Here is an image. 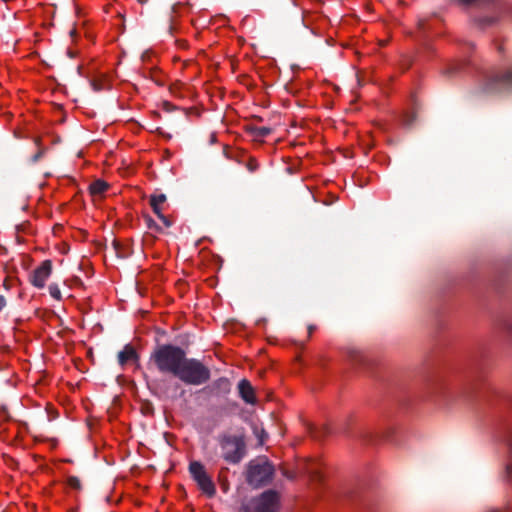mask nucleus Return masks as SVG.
<instances>
[{
  "mask_svg": "<svg viewBox=\"0 0 512 512\" xmlns=\"http://www.w3.org/2000/svg\"><path fill=\"white\" fill-rule=\"evenodd\" d=\"M185 356L186 352L179 346L158 345L150 355L148 369H151L153 365L160 373L175 376Z\"/></svg>",
  "mask_w": 512,
  "mask_h": 512,
  "instance_id": "f257e3e1",
  "label": "nucleus"
},
{
  "mask_svg": "<svg viewBox=\"0 0 512 512\" xmlns=\"http://www.w3.org/2000/svg\"><path fill=\"white\" fill-rule=\"evenodd\" d=\"M210 369L200 360L185 356L180 368L175 375L179 380L188 385L199 386L210 379Z\"/></svg>",
  "mask_w": 512,
  "mask_h": 512,
  "instance_id": "f03ea898",
  "label": "nucleus"
},
{
  "mask_svg": "<svg viewBox=\"0 0 512 512\" xmlns=\"http://www.w3.org/2000/svg\"><path fill=\"white\" fill-rule=\"evenodd\" d=\"M274 475V467L266 457H257L247 464L246 482L253 488L268 484Z\"/></svg>",
  "mask_w": 512,
  "mask_h": 512,
  "instance_id": "7ed1b4c3",
  "label": "nucleus"
},
{
  "mask_svg": "<svg viewBox=\"0 0 512 512\" xmlns=\"http://www.w3.org/2000/svg\"><path fill=\"white\" fill-rule=\"evenodd\" d=\"M223 459L238 464L246 455V443L243 435L223 434L218 437Z\"/></svg>",
  "mask_w": 512,
  "mask_h": 512,
  "instance_id": "20e7f679",
  "label": "nucleus"
},
{
  "mask_svg": "<svg viewBox=\"0 0 512 512\" xmlns=\"http://www.w3.org/2000/svg\"><path fill=\"white\" fill-rule=\"evenodd\" d=\"M280 495L276 490L269 489L243 503L239 512H278Z\"/></svg>",
  "mask_w": 512,
  "mask_h": 512,
  "instance_id": "39448f33",
  "label": "nucleus"
},
{
  "mask_svg": "<svg viewBox=\"0 0 512 512\" xmlns=\"http://www.w3.org/2000/svg\"><path fill=\"white\" fill-rule=\"evenodd\" d=\"M481 90L486 94H497L512 91V66L488 74L481 86Z\"/></svg>",
  "mask_w": 512,
  "mask_h": 512,
  "instance_id": "423d86ee",
  "label": "nucleus"
},
{
  "mask_svg": "<svg viewBox=\"0 0 512 512\" xmlns=\"http://www.w3.org/2000/svg\"><path fill=\"white\" fill-rule=\"evenodd\" d=\"M189 472L203 493L208 497H213L216 494L215 484L200 462H191Z\"/></svg>",
  "mask_w": 512,
  "mask_h": 512,
  "instance_id": "0eeeda50",
  "label": "nucleus"
},
{
  "mask_svg": "<svg viewBox=\"0 0 512 512\" xmlns=\"http://www.w3.org/2000/svg\"><path fill=\"white\" fill-rule=\"evenodd\" d=\"M52 272L51 260H44L40 266H38L29 277L30 283L39 289L45 286L46 280L49 278Z\"/></svg>",
  "mask_w": 512,
  "mask_h": 512,
  "instance_id": "6e6552de",
  "label": "nucleus"
},
{
  "mask_svg": "<svg viewBox=\"0 0 512 512\" xmlns=\"http://www.w3.org/2000/svg\"><path fill=\"white\" fill-rule=\"evenodd\" d=\"M238 391L239 396L243 399V401L247 404H255L256 396L254 392V388L252 387L250 381L247 379H242L238 383Z\"/></svg>",
  "mask_w": 512,
  "mask_h": 512,
  "instance_id": "1a4fd4ad",
  "label": "nucleus"
},
{
  "mask_svg": "<svg viewBox=\"0 0 512 512\" xmlns=\"http://www.w3.org/2000/svg\"><path fill=\"white\" fill-rule=\"evenodd\" d=\"M346 357L353 365H365L367 361L365 354L356 347H348Z\"/></svg>",
  "mask_w": 512,
  "mask_h": 512,
  "instance_id": "9d476101",
  "label": "nucleus"
},
{
  "mask_svg": "<svg viewBox=\"0 0 512 512\" xmlns=\"http://www.w3.org/2000/svg\"><path fill=\"white\" fill-rule=\"evenodd\" d=\"M138 359L136 350L127 344L122 351L118 353V362L121 366L125 365L129 360Z\"/></svg>",
  "mask_w": 512,
  "mask_h": 512,
  "instance_id": "9b49d317",
  "label": "nucleus"
},
{
  "mask_svg": "<svg viewBox=\"0 0 512 512\" xmlns=\"http://www.w3.org/2000/svg\"><path fill=\"white\" fill-rule=\"evenodd\" d=\"M112 245L118 258L126 259L133 254V249L129 244H123L114 240Z\"/></svg>",
  "mask_w": 512,
  "mask_h": 512,
  "instance_id": "f8f14e48",
  "label": "nucleus"
},
{
  "mask_svg": "<svg viewBox=\"0 0 512 512\" xmlns=\"http://www.w3.org/2000/svg\"><path fill=\"white\" fill-rule=\"evenodd\" d=\"M211 390L216 394H227L230 391V382L227 378L221 377L212 383Z\"/></svg>",
  "mask_w": 512,
  "mask_h": 512,
  "instance_id": "ddd939ff",
  "label": "nucleus"
},
{
  "mask_svg": "<svg viewBox=\"0 0 512 512\" xmlns=\"http://www.w3.org/2000/svg\"><path fill=\"white\" fill-rule=\"evenodd\" d=\"M247 131L250 132L256 138H264L272 133V128L270 127H258L254 125L247 126Z\"/></svg>",
  "mask_w": 512,
  "mask_h": 512,
  "instance_id": "4468645a",
  "label": "nucleus"
},
{
  "mask_svg": "<svg viewBox=\"0 0 512 512\" xmlns=\"http://www.w3.org/2000/svg\"><path fill=\"white\" fill-rule=\"evenodd\" d=\"M108 187L109 185L107 182L98 179L90 184L89 191L92 195H101L108 189Z\"/></svg>",
  "mask_w": 512,
  "mask_h": 512,
  "instance_id": "2eb2a0df",
  "label": "nucleus"
},
{
  "mask_svg": "<svg viewBox=\"0 0 512 512\" xmlns=\"http://www.w3.org/2000/svg\"><path fill=\"white\" fill-rule=\"evenodd\" d=\"M253 434L258 438V444L263 445L268 438V434L265 429L256 422L251 423Z\"/></svg>",
  "mask_w": 512,
  "mask_h": 512,
  "instance_id": "dca6fc26",
  "label": "nucleus"
},
{
  "mask_svg": "<svg viewBox=\"0 0 512 512\" xmlns=\"http://www.w3.org/2000/svg\"><path fill=\"white\" fill-rule=\"evenodd\" d=\"M310 433L314 438L320 439L330 433V428L327 425H324L320 429H311Z\"/></svg>",
  "mask_w": 512,
  "mask_h": 512,
  "instance_id": "f3484780",
  "label": "nucleus"
},
{
  "mask_svg": "<svg viewBox=\"0 0 512 512\" xmlns=\"http://www.w3.org/2000/svg\"><path fill=\"white\" fill-rule=\"evenodd\" d=\"M67 484L69 487L76 489V490H81V488H82L81 481L76 476H69L67 478Z\"/></svg>",
  "mask_w": 512,
  "mask_h": 512,
  "instance_id": "a211bd4d",
  "label": "nucleus"
},
{
  "mask_svg": "<svg viewBox=\"0 0 512 512\" xmlns=\"http://www.w3.org/2000/svg\"><path fill=\"white\" fill-rule=\"evenodd\" d=\"M144 221L149 229H152V230H155L158 232L161 231L160 226L155 222V220L151 216L145 215Z\"/></svg>",
  "mask_w": 512,
  "mask_h": 512,
  "instance_id": "6ab92c4d",
  "label": "nucleus"
},
{
  "mask_svg": "<svg viewBox=\"0 0 512 512\" xmlns=\"http://www.w3.org/2000/svg\"><path fill=\"white\" fill-rule=\"evenodd\" d=\"M90 85L95 92H100L105 89V82L100 79H92Z\"/></svg>",
  "mask_w": 512,
  "mask_h": 512,
  "instance_id": "aec40b11",
  "label": "nucleus"
},
{
  "mask_svg": "<svg viewBox=\"0 0 512 512\" xmlns=\"http://www.w3.org/2000/svg\"><path fill=\"white\" fill-rule=\"evenodd\" d=\"M49 293L51 297H53L56 300H61L62 298L61 291L57 284L53 283L49 285Z\"/></svg>",
  "mask_w": 512,
  "mask_h": 512,
  "instance_id": "412c9836",
  "label": "nucleus"
},
{
  "mask_svg": "<svg viewBox=\"0 0 512 512\" xmlns=\"http://www.w3.org/2000/svg\"><path fill=\"white\" fill-rule=\"evenodd\" d=\"M415 121H416V113H414V112L406 113L403 117V124L406 127H411Z\"/></svg>",
  "mask_w": 512,
  "mask_h": 512,
  "instance_id": "4be33fe9",
  "label": "nucleus"
},
{
  "mask_svg": "<svg viewBox=\"0 0 512 512\" xmlns=\"http://www.w3.org/2000/svg\"><path fill=\"white\" fill-rule=\"evenodd\" d=\"M503 477L506 483L512 485V462L506 464Z\"/></svg>",
  "mask_w": 512,
  "mask_h": 512,
  "instance_id": "5701e85b",
  "label": "nucleus"
},
{
  "mask_svg": "<svg viewBox=\"0 0 512 512\" xmlns=\"http://www.w3.org/2000/svg\"><path fill=\"white\" fill-rule=\"evenodd\" d=\"M166 201V195L165 194H159V195H151L150 196V204H157L161 205Z\"/></svg>",
  "mask_w": 512,
  "mask_h": 512,
  "instance_id": "b1692460",
  "label": "nucleus"
},
{
  "mask_svg": "<svg viewBox=\"0 0 512 512\" xmlns=\"http://www.w3.org/2000/svg\"><path fill=\"white\" fill-rule=\"evenodd\" d=\"M47 149L45 147H40L39 150L37 151V153H35L30 161L32 164H35L37 163L46 153Z\"/></svg>",
  "mask_w": 512,
  "mask_h": 512,
  "instance_id": "393cba45",
  "label": "nucleus"
},
{
  "mask_svg": "<svg viewBox=\"0 0 512 512\" xmlns=\"http://www.w3.org/2000/svg\"><path fill=\"white\" fill-rule=\"evenodd\" d=\"M246 167L250 172H255L259 168V165H258V162L256 161V159L251 157V158H249V160L246 164Z\"/></svg>",
  "mask_w": 512,
  "mask_h": 512,
  "instance_id": "a878e982",
  "label": "nucleus"
},
{
  "mask_svg": "<svg viewBox=\"0 0 512 512\" xmlns=\"http://www.w3.org/2000/svg\"><path fill=\"white\" fill-rule=\"evenodd\" d=\"M503 328L507 333L512 335V314L504 321Z\"/></svg>",
  "mask_w": 512,
  "mask_h": 512,
  "instance_id": "bb28decb",
  "label": "nucleus"
},
{
  "mask_svg": "<svg viewBox=\"0 0 512 512\" xmlns=\"http://www.w3.org/2000/svg\"><path fill=\"white\" fill-rule=\"evenodd\" d=\"M460 68H461V64L460 63H455V64L450 65L445 70V73H447L449 75H452V74L456 73Z\"/></svg>",
  "mask_w": 512,
  "mask_h": 512,
  "instance_id": "cd10ccee",
  "label": "nucleus"
},
{
  "mask_svg": "<svg viewBox=\"0 0 512 512\" xmlns=\"http://www.w3.org/2000/svg\"><path fill=\"white\" fill-rule=\"evenodd\" d=\"M0 412H1V415L6 418V419H10V415H9V411H8V407L6 405H1L0 407Z\"/></svg>",
  "mask_w": 512,
  "mask_h": 512,
  "instance_id": "c85d7f7f",
  "label": "nucleus"
},
{
  "mask_svg": "<svg viewBox=\"0 0 512 512\" xmlns=\"http://www.w3.org/2000/svg\"><path fill=\"white\" fill-rule=\"evenodd\" d=\"M158 218L162 221V223L164 224L165 227H170L172 225V221L168 217L164 216L163 214L160 215V217H158Z\"/></svg>",
  "mask_w": 512,
  "mask_h": 512,
  "instance_id": "c756f323",
  "label": "nucleus"
},
{
  "mask_svg": "<svg viewBox=\"0 0 512 512\" xmlns=\"http://www.w3.org/2000/svg\"><path fill=\"white\" fill-rule=\"evenodd\" d=\"M151 207H152V210L153 212L158 216L160 217V215H162V212H161V205H155V204H150Z\"/></svg>",
  "mask_w": 512,
  "mask_h": 512,
  "instance_id": "7c9ffc66",
  "label": "nucleus"
},
{
  "mask_svg": "<svg viewBox=\"0 0 512 512\" xmlns=\"http://www.w3.org/2000/svg\"><path fill=\"white\" fill-rule=\"evenodd\" d=\"M150 74H151V76H150V77H151V79H152L156 84H158V85H160V86H161V85H163V82H162V81H160V80H158V79L154 76V72L150 71Z\"/></svg>",
  "mask_w": 512,
  "mask_h": 512,
  "instance_id": "2f4dec72",
  "label": "nucleus"
},
{
  "mask_svg": "<svg viewBox=\"0 0 512 512\" xmlns=\"http://www.w3.org/2000/svg\"><path fill=\"white\" fill-rule=\"evenodd\" d=\"M6 306V299L4 296L0 295V310H2Z\"/></svg>",
  "mask_w": 512,
  "mask_h": 512,
  "instance_id": "473e14b6",
  "label": "nucleus"
},
{
  "mask_svg": "<svg viewBox=\"0 0 512 512\" xmlns=\"http://www.w3.org/2000/svg\"><path fill=\"white\" fill-rule=\"evenodd\" d=\"M492 23H494V20L492 18H485V19H483V24L484 25H491Z\"/></svg>",
  "mask_w": 512,
  "mask_h": 512,
  "instance_id": "72a5a7b5",
  "label": "nucleus"
},
{
  "mask_svg": "<svg viewBox=\"0 0 512 512\" xmlns=\"http://www.w3.org/2000/svg\"><path fill=\"white\" fill-rule=\"evenodd\" d=\"M283 475L289 479H293L294 478V474L293 473H290L288 471H283Z\"/></svg>",
  "mask_w": 512,
  "mask_h": 512,
  "instance_id": "f704fd0d",
  "label": "nucleus"
},
{
  "mask_svg": "<svg viewBox=\"0 0 512 512\" xmlns=\"http://www.w3.org/2000/svg\"><path fill=\"white\" fill-rule=\"evenodd\" d=\"M164 108L166 111H170L172 109V105L169 102H164Z\"/></svg>",
  "mask_w": 512,
  "mask_h": 512,
  "instance_id": "c9c22d12",
  "label": "nucleus"
},
{
  "mask_svg": "<svg viewBox=\"0 0 512 512\" xmlns=\"http://www.w3.org/2000/svg\"><path fill=\"white\" fill-rule=\"evenodd\" d=\"M314 330H315V326L314 325H309L308 326V334H309V336L313 333Z\"/></svg>",
  "mask_w": 512,
  "mask_h": 512,
  "instance_id": "e433bc0d",
  "label": "nucleus"
},
{
  "mask_svg": "<svg viewBox=\"0 0 512 512\" xmlns=\"http://www.w3.org/2000/svg\"><path fill=\"white\" fill-rule=\"evenodd\" d=\"M311 477H312L313 479L320 480V475H319L317 472H315V473H314V472H313V473L311 472Z\"/></svg>",
  "mask_w": 512,
  "mask_h": 512,
  "instance_id": "4c0bfd02",
  "label": "nucleus"
},
{
  "mask_svg": "<svg viewBox=\"0 0 512 512\" xmlns=\"http://www.w3.org/2000/svg\"><path fill=\"white\" fill-rule=\"evenodd\" d=\"M67 55L70 57V58H73L75 57V53L71 50H67Z\"/></svg>",
  "mask_w": 512,
  "mask_h": 512,
  "instance_id": "58836bf2",
  "label": "nucleus"
},
{
  "mask_svg": "<svg viewBox=\"0 0 512 512\" xmlns=\"http://www.w3.org/2000/svg\"><path fill=\"white\" fill-rule=\"evenodd\" d=\"M174 27L172 25L169 26V33L173 34Z\"/></svg>",
  "mask_w": 512,
  "mask_h": 512,
  "instance_id": "ea45409f",
  "label": "nucleus"
},
{
  "mask_svg": "<svg viewBox=\"0 0 512 512\" xmlns=\"http://www.w3.org/2000/svg\"><path fill=\"white\" fill-rule=\"evenodd\" d=\"M156 130L159 134L164 135V132L160 128H157Z\"/></svg>",
  "mask_w": 512,
  "mask_h": 512,
  "instance_id": "a19ab883",
  "label": "nucleus"
},
{
  "mask_svg": "<svg viewBox=\"0 0 512 512\" xmlns=\"http://www.w3.org/2000/svg\"><path fill=\"white\" fill-rule=\"evenodd\" d=\"M487 512H500V511L496 510V509H491V510H488Z\"/></svg>",
  "mask_w": 512,
  "mask_h": 512,
  "instance_id": "79ce46f5",
  "label": "nucleus"
},
{
  "mask_svg": "<svg viewBox=\"0 0 512 512\" xmlns=\"http://www.w3.org/2000/svg\"><path fill=\"white\" fill-rule=\"evenodd\" d=\"M148 0H138V2H140L141 4H144L146 3Z\"/></svg>",
  "mask_w": 512,
  "mask_h": 512,
  "instance_id": "37998d69",
  "label": "nucleus"
},
{
  "mask_svg": "<svg viewBox=\"0 0 512 512\" xmlns=\"http://www.w3.org/2000/svg\"><path fill=\"white\" fill-rule=\"evenodd\" d=\"M77 71H78L79 74L81 73V66L77 67Z\"/></svg>",
  "mask_w": 512,
  "mask_h": 512,
  "instance_id": "c03bdc74",
  "label": "nucleus"
},
{
  "mask_svg": "<svg viewBox=\"0 0 512 512\" xmlns=\"http://www.w3.org/2000/svg\"><path fill=\"white\" fill-rule=\"evenodd\" d=\"M359 437H361V438H365V437H366V435H365L364 433H361V434L359 435Z\"/></svg>",
  "mask_w": 512,
  "mask_h": 512,
  "instance_id": "a18cd8bd",
  "label": "nucleus"
},
{
  "mask_svg": "<svg viewBox=\"0 0 512 512\" xmlns=\"http://www.w3.org/2000/svg\"><path fill=\"white\" fill-rule=\"evenodd\" d=\"M509 446H510V450H511V453H512V440L509 442Z\"/></svg>",
  "mask_w": 512,
  "mask_h": 512,
  "instance_id": "49530a36",
  "label": "nucleus"
},
{
  "mask_svg": "<svg viewBox=\"0 0 512 512\" xmlns=\"http://www.w3.org/2000/svg\"><path fill=\"white\" fill-rule=\"evenodd\" d=\"M214 141H215V135H212L211 142H214Z\"/></svg>",
  "mask_w": 512,
  "mask_h": 512,
  "instance_id": "de8ad7c7",
  "label": "nucleus"
}]
</instances>
